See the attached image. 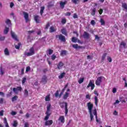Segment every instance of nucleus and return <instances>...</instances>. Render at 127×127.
Here are the masks:
<instances>
[{
	"instance_id": "f257e3e1",
	"label": "nucleus",
	"mask_w": 127,
	"mask_h": 127,
	"mask_svg": "<svg viewBox=\"0 0 127 127\" xmlns=\"http://www.w3.org/2000/svg\"><path fill=\"white\" fill-rule=\"evenodd\" d=\"M51 109V104H49L47 105V111L45 112V115H46V116H45V118H44V120L46 121V122L45 123V126L46 127H50L53 124V121L52 120H48L52 114L51 112H50Z\"/></svg>"
},
{
	"instance_id": "f03ea898",
	"label": "nucleus",
	"mask_w": 127,
	"mask_h": 127,
	"mask_svg": "<svg viewBox=\"0 0 127 127\" xmlns=\"http://www.w3.org/2000/svg\"><path fill=\"white\" fill-rule=\"evenodd\" d=\"M87 108L88 110V113L90 114V118H91V121L93 120V116L92 114V109L93 108V105L91 102L87 103Z\"/></svg>"
},
{
	"instance_id": "7ed1b4c3",
	"label": "nucleus",
	"mask_w": 127,
	"mask_h": 127,
	"mask_svg": "<svg viewBox=\"0 0 127 127\" xmlns=\"http://www.w3.org/2000/svg\"><path fill=\"white\" fill-rule=\"evenodd\" d=\"M59 104L60 105V107L62 109H64V108L65 115L68 114V103H67V102H60V103H59Z\"/></svg>"
},
{
	"instance_id": "20e7f679",
	"label": "nucleus",
	"mask_w": 127,
	"mask_h": 127,
	"mask_svg": "<svg viewBox=\"0 0 127 127\" xmlns=\"http://www.w3.org/2000/svg\"><path fill=\"white\" fill-rule=\"evenodd\" d=\"M34 55H35V50H34L33 47L30 48V49H29V52L24 53V55L26 56V57H30Z\"/></svg>"
},
{
	"instance_id": "39448f33",
	"label": "nucleus",
	"mask_w": 127,
	"mask_h": 127,
	"mask_svg": "<svg viewBox=\"0 0 127 127\" xmlns=\"http://www.w3.org/2000/svg\"><path fill=\"white\" fill-rule=\"evenodd\" d=\"M56 39H59V40H60L62 42H66V38L62 34H59V35H56Z\"/></svg>"
},
{
	"instance_id": "423d86ee",
	"label": "nucleus",
	"mask_w": 127,
	"mask_h": 127,
	"mask_svg": "<svg viewBox=\"0 0 127 127\" xmlns=\"http://www.w3.org/2000/svg\"><path fill=\"white\" fill-rule=\"evenodd\" d=\"M90 87H91V90H93V89H94L95 84H94V81L93 80L89 81V83H88L87 86H86V89H88Z\"/></svg>"
},
{
	"instance_id": "0eeeda50",
	"label": "nucleus",
	"mask_w": 127,
	"mask_h": 127,
	"mask_svg": "<svg viewBox=\"0 0 127 127\" xmlns=\"http://www.w3.org/2000/svg\"><path fill=\"white\" fill-rule=\"evenodd\" d=\"M102 76H99L97 77L96 81H95V84H96L97 86H100L102 82Z\"/></svg>"
},
{
	"instance_id": "6e6552de",
	"label": "nucleus",
	"mask_w": 127,
	"mask_h": 127,
	"mask_svg": "<svg viewBox=\"0 0 127 127\" xmlns=\"http://www.w3.org/2000/svg\"><path fill=\"white\" fill-rule=\"evenodd\" d=\"M22 88L21 87H17L16 88H13V91L15 94L18 95V91L21 92Z\"/></svg>"
},
{
	"instance_id": "1a4fd4ad",
	"label": "nucleus",
	"mask_w": 127,
	"mask_h": 127,
	"mask_svg": "<svg viewBox=\"0 0 127 127\" xmlns=\"http://www.w3.org/2000/svg\"><path fill=\"white\" fill-rule=\"evenodd\" d=\"M23 15H24V17L25 20H26V22L27 23L29 21V19L28 18L29 15L28 13L26 12H23Z\"/></svg>"
},
{
	"instance_id": "9d476101",
	"label": "nucleus",
	"mask_w": 127,
	"mask_h": 127,
	"mask_svg": "<svg viewBox=\"0 0 127 127\" xmlns=\"http://www.w3.org/2000/svg\"><path fill=\"white\" fill-rule=\"evenodd\" d=\"M11 36L12 38L13 39L15 40L16 41H18V38L17 37V36L16 34H15V33L13 32L12 31H11Z\"/></svg>"
},
{
	"instance_id": "9b49d317",
	"label": "nucleus",
	"mask_w": 127,
	"mask_h": 127,
	"mask_svg": "<svg viewBox=\"0 0 127 127\" xmlns=\"http://www.w3.org/2000/svg\"><path fill=\"white\" fill-rule=\"evenodd\" d=\"M40 19H41V17H39V16L38 15H35V16H34V21H35L36 23H40Z\"/></svg>"
},
{
	"instance_id": "f8f14e48",
	"label": "nucleus",
	"mask_w": 127,
	"mask_h": 127,
	"mask_svg": "<svg viewBox=\"0 0 127 127\" xmlns=\"http://www.w3.org/2000/svg\"><path fill=\"white\" fill-rule=\"evenodd\" d=\"M93 114L94 115V116H95V119L96 120V122L97 123H99L100 121L98 119V114L97 113L96 109H95L94 110H93Z\"/></svg>"
},
{
	"instance_id": "ddd939ff",
	"label": "nucleus",
	"mask_w": 127,
	"mask_h": 127,
	"mask_svg": "<svg viewBox=\"0 0 127 127\" xmlns=\"http://www.w3.org/2000/svg\"><path fill=\"white\" fill-rule=\"evenodd\" d=\"M63 94H64V92H61L59 94V91L58 90H57L56 93H55V96L56 98H58V97L59 96V98H61V96L63 95Z\"/></svg>"
},
{
	"instance_id": "4468645a",
	"label": "nucleus",
	"mask_w": 127,
	"mask_h": 127,
	"mask_svg": "<svg viewBox=\"0 0 127 127\" xmlns=\"http://www.w3.org/2000/svg\"><path fill=\"white\" fill-rule=\"evenodd\" d=\"M122 46H123V48L127 49V43L125 42L124 41H122L121 44H120V48H122Z\"/></svg>"
},
{
	"instance_id": "2eb2a0df",
	"label": "nucleus",
	"mask_w": 127,
	"mask_h": 127,
	"mask_svg": "<svg viewBox=\"0 0 127 127\" xmlns=\"http://www.w3.org/2000/svg\"><path fill=\"white\" fill-rule=\"evenodd\" d=\"M66 3H67V1H64V2L60 1V7H61V8L64 9V6Z\"/></svg>"
},
{
	"instance_id": "dca6fc26",
	"label": "nucleus",
	"mask_w": 127,
	"mask_h": 127,
	"mask_svg": "<svg viewBox=\"0 0 127 127\" xmlns=\"http://www.w3.org/2000/svg\"><path fill=\"white\" fill-rule=\"evenodd\" d=\"M42 83H44V84H46L47 82V77L46 75H43V77L41 79Z\"/></svg>"
},
{
	"instance_id": "f3484780",
	"label": "nucleus",
	"mask_w": 127,
	"mask_h": 127,
	"mask_svg": "<svg viewBox=\"0 0 127 127\" xmlns=\"http://www.w3.org/2000/svg\"><path fill=\"white\" fill-rule=\"evenodd\" d=\"M58 121H60L61 123L64 124L65 122L64 117V116H60L59 118Z\"/></svg>"
},
{
	"instance_id": "a211bd4d",
	"label": "nucleus",
	"mask_w": 127,
	"mask_h": 127,
	"mask_svg": "<svg viewBox=\"0 0 127 127\" xmlns=\"http://www.w3.org/2000/svg\"><path fill=\"white\" fill-rule=\"evenodd\" d=\"M83 37L85 39H89V34L87 32H84Z\"/></svg>"
},
{
	"instance_id": "6ab92c4d",
	"label": "nucleus",
	"mask_w": 127,
	"mask_h": 127,
	"mask_svg": "<svg viewBox=\"0 0 127 127\" xmlns=\"http://www.w3.org/2000/svg\"><path fill=\"white\" fill-rule=\"evenodd\" d=\"M64 66V64L62 62H60L58 64V70H61L62 69V67Z\"/></svg>"
},
{
	"instance_id": "aec40b11",
	"label": "nucleus",
	"mask_w": 127,
	"mask_h": 127,
	"mask_svg": "<svg viewBox=\"0 0 127 127\" xmlns=\"http://www.w3.org/2000/svg\"><path fill=\"white\" fill-rule=\"evenodd\" d=\"M54 53V50L51 49H49L47 51V55H51Z\"/></svg>"
},
{
	"instance_id": "412c9836",
	"label": "nucleus",
	"mask_w": 127,
	"mask_h": 127,
	"mask_svg": "<svg viewBox=\"0 0 127 127\" xmlns=\"http://www.w3.org/2000/svg\"><path fill=\"white\" fill-rule=\"evenodd\" d=\"M56 31V29L54 28V26H51L50 28H49V32L51 33L55 32Z\"/></svg>"
},
{
	"instance_id": "4be33fe9",
	"label": "nucleus",
	"mask_w": 127,
	"mask_h": 127,
	"mask_svg": "<svg viewBox=\"0 0 127 127\" xmlns=\"http://www.w3.org/2000/svg\"><path fill=\"white\" fill-rule=\"evenodd\" d=\"M107 55V53H105L103 54L102 57H101V62H104V60H105L106 56Z\"/></svg>"
},
{
	"instance_id": "5701e85b",
	"label": "nucleus",
	"mask_w": 127,
	"mask_h": 127,
	"mask_svg": "<svg viewBox=\"0 0 127 127\" xmlns=\"http://www.w3.org/2000/svg\"><path fill=\"white\" fill-rule=\"evenodd\" d=\"M3 123L5 125V127H9L8 123H7V119L5 117L4 118Z\"/></svg>"
},
{
	"instance_id": "b1692460",
	"label": "nucleus",
	"mask_w": 127,
	"mask_h": 127,
	"mask_svg": "<svg viewBox=\"0 0 127 127\" xmlns=\"http://www.w3.org/2000/svg\"><path fill=\"white\" fill-rule=\"evenodd\" d=\"M61 32H62V34L65 35V36H67V32H66V29L63 28L61 30Z\"/></svg>"
},
{
	"instance_id": "393cba45",
	"label": "nucleus",
	"mask_w": 127,
	"mask_h": 127,
	"mask_svg": "<svg viewBox=\"0 0 127 127\" xmlns=\"http://www.w3.org/2000/svg\"><path fill=\"white\" fill-rule=\"evenodd\" d=\"M69 97V93L68 92H65L63 96V99L64 100H66Z\"/></svg>"
},
{
	"instance_id": "a878e982",
	"label": "nucleus",
	"mask_w": 127,
	"mask_h": 127,
	"mask_svg": "<svg viewBox=\"0 0 127 127\" xmlns=\"http://www.w3.org/2000/svg\"><path fill=\"white\" fill-rule=\"evenodd\" d=\"M5 23L8 25V26L9 27L11 26V21L9 19H7V20H6Z\"/></svg>"
},
{
	"instance_id": "bb28decb",
	"label": "nucleus",
	"mask_w": 127,
	"mask_h": 127,
	"mask_svg": "<svg viewBox=\"0 0 127 127\" xmlns=\"http://www.w3.org/2000/svg\"><path fill=\"white\" fill-rule=\"evenodd\" d=\"M96 8H93L92 9L91 14L92 16H95L96 15Z\"/></svg>"
},
{
	"instance_id": "cd10ccee",
	"label": "nucleus",
	"mask_w": 127,
	"mask_h": 127,
	"mask_svg": "<svg viewBox=\"0 0 127 127\" xmlns=\"http://www.w3.org/2000/svg\"><path fill=\"white\" fill-rule=\"evenodd\" d=\"M65 75H66V73L64 72L62 73L61 74L59 75L58 77H59V79L63 78L64 77Z\"/></svg>"
},
{
	"instance_id": "c85d7f7f",
	"label": "nucleus",
	"mask_w": 127,
	"mask_h": 127,
	"mask_svg": "<svg viewBox=\"0 0 127 127\" xmlns=\"http://www.w3.org/2000/svg\"><path fill=\"white\" fill-rule=\"evenodd\" d=\"M18 96H17V95L14 96L11 98V101L12 102L16 101L18 99Z\"/></svg>"
},
{
	"instance_id": "c756f323",
	"label": "nucleus",
	"mask_w": 127,
	"mask_h": 127,
	"mask_svg": "<svg viewBox=\"0 0 127 127\" xmlns=\"http://www.w3.org/2000/svg\"><path fill=\"white\" fill-rule=\"evenodd\" d=\"M122 7H123L125 9H126L127 12V4L126 2L123 3V4H122Z\"/></svg>"
},
{
	"instance_id": "7c9ffc66",
	"label": "nucleus",
	"mask_w": 127,
	"mask_h": 127,
	"mask_svg": "<svg viewBox=\"0 0 127 127\" xmlns=\"http://www.w3.org/2000/svg\"><path fill=\"white\" fill-rule=\"evenodd\" d=\"M66 22H67V20H66V18L64 17L62 19L61 23L62 24L64 25V24H66Z\"/></svg>"
},
{
	"instance_id": "2f4dec72",
	"label": "nucleus",
	"mask_w": 127,
	"mask_h": 127,
	"mask_svg": "<svg viewBox=\"0 0 127 127\" xmlns=\"http://www.w3.org/2000/svg\"><path fill=\"white\" fill-rule=\"evenodd\" d=\"M94 99H95V106H98V102H99V100L98 99V97L97 96H95Z\"/></svg>"
},
{
	"instance_id": "473e14b6",
	"label": "nucleus",
	"mask_w": 127,
	"mask_h": 127,
	"mask_svg": "<svg viewBox=\"0 0 127 127\" xmlns=\"http://www.w3.org/2000/svg\"><path fill=\"white\" fill-rule=\"evenodd\" d=\"M77 40H78V39L75 37L71 38V42L73 43H76L77 42Z\"/></svg>"
},
{
	"instance_id": "72a5a7b5",
	"label": "nucleus",
	"mask_w": 127,
	"mask_h": 127,
	"mask_svg": "<svg viewBox=\"0 0 127 127\" xmlns=\"http://www.w3.org/2000/svg\"><path fill=\"white\" fill-rule=\"evenodd\" d=\"M9 29V28L8 27H5L4 30V34L5 35H6L8 33Z\"/></svg>"
},
{
	"instance_id": "f704fd0d",
	"label": "nucleus",
	"mask_w": 127,
	"mask_h": 127,
	"mask_svg": "<svg viewBox=\"0 0 127 127\" xmlns=\"http://www.w3.org/2000/svg\"><path fill=\"white\" fill-rule=\"evenodd\" d=\"M4 55H7V56L9 55V53L8 51V49L7 48H6L4 49Z\"/></svg>"
},
{
	"instance_id": "c9c22d12",
	"label": "nucleus",
	"mask_w": 127,
	"mask_h": 127,
	"mask_svg": "<svg viewBox=\"0 0 127 127\" xmlns=\"http://www.w3.org/2000/svg\"><path fill=\"white\" fill-rule=\"evenodd\" d=\"M72 47L74 49H80L81 47L80 46H78L77 44H74L72 45Z\"/></svg>"
},
{
	"instance_id": "e433bc0d",
	"label": "nucleus",
	"mask_w": 127,
	"mask_h": 127,
	"mask_svg": "<svg viewBox=\"0 0 127 127\" xmlns=\"http://www.w3.org/2000/svg\"><path fill=\"white\" fill-rule=\"evenodd\" d=\"M68 83H67L66 84H65V86H64V88L62 89L61 93H64L66 88L68 87Z\"/></svg>"
},
{
	"instance_id": "4c0bfd02",
	"label": "nucleus",
	"mask_w": 127,
	"mask_h": 127,
	"mask_svg": "<svg viewBox=\"0 0 127 127\" xmlns=\"http://www.w3.org/2000/svg\"><path fill=\"white\" fill-rule=\"evenodd\" d=\"M45 7L44 6H41V10L40 11V13H41V15L42 16L43 14V11H44Z\"/></svg>"
},
{
	"instance_id": "58836bf2",
	"label": "nucleus",
	"mask_w": 127,
	"mask_h": 127,
	"mask_svg": "<svg viewBox=\"0 0 127 127\" xmlns=\"http://www.w3.org/2000/svg\"><path fill=\"white\" fill-rule=\"evenodd\" d=\"M123 98H124L123 97H120L119 98L120 102H121L122 103H126V100H124Z\"/></svg>"
},
{
	"instance_id": "ea45409f",
	"label": "nucleus",
	"mask_w": 127,
	"mask_h": 127,
	"mask_svg": "<svg viewBox=\"0 0 127 127\" xmlns=\"http://www.w3.org/2000/svg\"><path fill=\"white\" fill-rule=\"evenodd\" d=\"M20 46H21V43H19L18 44H17V45H15V48L19 50L20 49Z\"/></svg>"
},
{
	"instance_id": "a19ab883",
	"label": "nucleus",
	"mask_w": 127,
	"mask_h": 127,
	"mask_svg": "<svg viewBox=\"0 0 127 127\" xmlns=\"http://www.w3.org/2000/svg\"><path fill=\"white\" fill-rule=\"evenodd\" d=\"M100 23L101 25H105V21L102 18L100 19Z\"/></svg>"
},
{
	"instance_id": "79ce46f5",
	"label": "nucleus",
	"mask_w": 127,
	"mask_h": 127,
	"mask_svg": "<svg viewBox=\"0 0 127 127\" xmlns=\"http://www.w3.org/2000/svg\"><path fill=\"white\" fill-rule=\"evenodd\" d=\"M84 77H82V78H80L79 79V80H78V83H79V84H81L82 83H83V81H84Z\"/></svg>"
},
{
	"instance_id": "37998d69",
	"label": "nucleus",
	"mask_w": 127,
	"mask_h": 127,
	"mask_svg": "<svg viewBox=\"0 0 127 127\" xmlns=\"http://www.w3.org/2000/svg\"><path fill=\"white\" fill-rule=\"evenodd\" d=\"M4 74V70H3V68L0 67V74L1 75H3Z\"/></svg>"
},
{
	"instance_id": "c03bdc74",
	"label": "nucleus",
	"mask_w": 127,
	"mask_h": 127,
	"mask_svg": "<svg viewBox=\"0 0 127 127\" xmlns=\"http://www.w3.org/2000/svg\"><path fill=\"white\" fill-rule=\"evenodd\" d=\"M24 96L27 97L28 96V91L27 89L24 90Z\"/></svg>"
},
{
	"instance_id": "a18cd8bd",
	"label": "nucleus",
	"mask_w": 127,
	"mask_h": 127,
	"mask_svg": "<svg viewBox=\"0 0 127 127\" xmlns=\"http://www.w3.org/2000/svg\"><path fill=\"white\" fill-rule=\"evenodd\" d=\"M66 55V51L62 50L61 52V55Z\"/></svg>"
},
{
	"instance_id": "49530a36",
	"label": "nucleus",
	"mask_w": 127,
	"mask_h": 127,
	"mask_svg": "<svg viewBox=\"0 0 127 127\" xmlns=\"http://www.w3.org/2000/svg\"><path fill=\"white\" fill-rule=\"evenodd\" d=\"M50 101V95H47L46 97H45V101Z\"/></svg>"
},
{
	"instance_id": "de8ad7c7",
	"label": "nucleus",
	"mask_w": 127,
	"mask_h": 127,
	"mask_svg": "<svg viewBox=\"0 0 127 127\" xmlns=\"http://www.w3.org/2000/svg\"><path fill=\"white\" fill-rule=\"evenodd\" d=\"M18 126V123L16 121H14L13 127H17Z\"/></svg>"
},
{
	"instance_id": "09e8293b",
	"label": "nucleus",
	"mask_w": 127,
	"mask_h": 127,
	"mask_svg": "<svg viewBox=\"0 0 127 127\" xmlns=\"http://www.w3.org/2000/svg\"><path fill=\"white\" fill-rule=\"evenodd\" d=\"M79 1V0H71V2L74 3L75 4H77V2Z\"/></svg>"
},
{
	"instance_id": "8fccbe9b",
	"label": "nucleus",
	"mask_w": 127,
	"mask_h": 127,
	"mask_svg": "<svg viewBox=\"0 0 127 127\" xmlns=\"http://www.w3.org/2000/svg\"><path fill=\"white\" fill-rule=\"evenodd\" d=\"M56 58H57L56 56H55V55L54 54H53L52 56V60L54 61L56 60Z\"/></svg>"
},
{
	"instance_id": "3c124183",
	"label": "nucleus",
	"mask_w": 127,
	"mask_h": 127,
	"mask_svg": "<svg viewBox=\"0 0 127 127\" xmlns=\"http://www.w3.org/2000/svg\"><path fill=\"white\" fill-rule=\"evenodd\" d=\"M49 27H50V22H49L47 23V25L45 26V29H48Z\"/></svg>"
},
{
	"instance_id": "603ef678",
	"label": "nucleus",
	"mask_w": 127,
	"mask_h": 127,
	"mask_svg": "<svg viewBox=\"0 0 127 127\" xmlns=\"http://www.w3.org/2000/svg\"><path fill=\"white\" fill-rule=\"evenodd\" d=\"M12 95V92L11 91L9 93V94H7V98H9V97H11V95Z\"/></svg>"
},
{
	"instance_id": "864d4df0",
	"label": "nucleus",
	"mask_w": 127,
	"mask_h": 127,
	"mask_svg": "<svg viewBox=\"0 0 127 127\" xmlns=\"http://www.w3.org/2000/svg\"><path fill=\"white\" fill-rule=\"evenodd\" d=\"M73 18L74 19L78 18V16L76 13H73Z\"/></svg>"
},
{
	"instance_id": "5fc2aeb1",
	"label": "nucleus",
	"mask_w": 127,
	"mask_h": 127,
	"mask_svg": "<svg viewBox=\"0 0 127 127\" xmlns=\"http://www.w3.org/2000/svg\"><path fill=\"white\" fill-rule=\"evenodd\" d=\"M91 24L92 25H95L96 24V22L94 21V20H92L91 21Z\"/></svg>"
},
{
	"instance_id": "6e6d98bb",
	"label": "nucleus",
	"mask_w": 127,
	"mask_h": 127,
	"mask_svg": "<svg viewBox=\"0 0 127 127\" xmlns=\"http://www.w3.org/2000/svg\"><path fill=\"white\" fill-rule=\"evenodd\" d=\"M107 60H108V61L110 63H111L112 61V60L111 57H108V58L107 59Z\"/></svg>"
},
{
	"instance_id": "4d7b16f0",
	"label": "nucleus",
	"mask_w": 127,
	"mask_h": 127,
	"mask_svg": "<svg viewBox=\"0 0 127 127\" xmlns=\"http://www.w3.org/2000/svg\"><path fill=\"white\" fill-rule=\"evenodd\" d=\"M30 70H31V67L30 66L26 67V71L29 72Z\"/></svg>"
},
{
	"instance_id": "13d9d810",
	"label": "nucleus",
	"mask_w": 127,
	"mask_h": 127,
	"mask_svg": "<svg viewBox=\"0 0 127 127\" xmlns=\"http://www.w3.org/2000/svg\"><path fill=\"white\" fill-rule=\"evenodd\" d=\"M71 15V13L70 12H67L65 13V16H69Z\"/></svg>"
},
{
	"instance_id": "bf43d9fd",
	"label": "nucleus",
	"mask_w": 127,
	"mask_h": 127,
	"mask_svg": "<svg viewBox=\"0 0 127 127\" xmlns=\"http://www.w3.org/2000/svg\"><path fill=\"white\" fill-rule=\"evenodd\" d=\"M26 81V77L23 78L22 81V83L23 84H24V83H25Z\"/></svg>"
},
{
	"instance_id": "052dcab7",
	"label": "nucleus",
	"mask_w": 127,
	"mask_h": 127,
	"mask_svg": "<svg viewBox=\"0 0 127 127\" xmlns=\"http://www.w3.org/2000/svg\"><path fill=\"white\" fill-rule=\"evenodd\" d=\"M29 127V124H28V122L25 123L24 127Z\"/></svg>"
},
{
	"instance_id": "680f3d73",
	"label": "nucleus",
	"mask_w": 127,
	"mask_h": 127,
	"mask_svg": "<svg viewBox=\"0 0 127 127\" xmlns=\"http://www.w3.org/2000/svg\"><path fill=\"white\" fill-rule=\"evenodd\" d=\"M95 40H100V37H98L97 35H95Z\"/></svg>"
},
{
	"instance_id": "e2e57ef3",
	"label": "nucleus",
	"mask_w": 127,
	"mask_h": 127,
	"mask_svg": "<svg viewBox=\"0 0 127 127\" xmlns=\"http://www.w3.org/2000/svg\"><path fill=\"white\" fill-rule=\"evenodd\" d=\"M16 114H17L16 112H14V111H12L11 113V115H12V116H15Z\"/></svg>"
},
{
	"instance_id": "0e129e2a",
	"label": "nucleus",
	"mask_w": 127,
	"mask_h": 127,
	"mask_svg": "<svg viewBox=\"0 0 127 127\" xmlns=\"http://www.w3.org/2000/svg\"><path fill=\"white\" fill-rule=\"evenodd\" d=\"M3 102V98H0V104H2Z\"/></svg>"
},
{
	"instance_id": "69168bd1",
	"label": "nucleus",
	"mask_w": 127,
	"mask_h": 127,
	"mask_svg": "<svg viewBox=\"0 0 127 127\" xmlns=\"http://www.w3.org/2000/svg\"><path fill=\"white\" fill-rule=\"evenodd\" d=\"M98 11H99V14L101 15L103 13V9H99V10Z\"/></svg>"
},
{
	"instance_id": "338daca9",
	"label": "nucleus",
	"mask_w": 127,
	"mask_h": 127,
	"mask_svg": "<svg viewBox=\"0 0 127 127\" xmlns=\"http://www.w3.org/2000/svg\"><path fill=\"white\" fill-rule=\"evenodd\" d=\"M112 92H113L114 94H115L116 92H117V89L115 88H114Z\"/></svg>"
},
{
	"instance_id": "774afa93",
	"label": "nucleus",
	"mask_w": 127,
	"mask_h": 127,
	"mask_svg": "<svg viewBox=\"0 0 127 127\" xmlns=\"http://www.w3.org/2000/svg\"><path fill=\"white\" fill-rule=\"evenodd\" d=\"M94 94H95V95H96L97 96H99L98 92V91H96V90H95V91H94Z\"/></svg>"
}]
</instances>
